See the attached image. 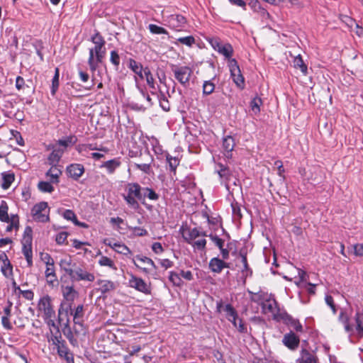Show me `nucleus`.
<instances>
[{"label": "nucleus", "mask_w": 363, "mask_h": 363, "mask_svg": "<svg viewBox=\"0 0 363 363\" xmlns=\"http://www.w3.org/2000/svg\"><path fill=\"white\" fill-rule=\"evenodd\" d=\"M135 259L140 262L149 264L154 269H157V266L155 265L154 261L147 257L136 255Z\"/></svg>", "instance_id": "8fccbe9b"}, {"label": "nucleus", "mask_w": 363, "mask_h": 363, "mask_svg": "<svg viewBox=\"0 0 363 363\" xmlns=\"http://www.w3.org/2000/svg\"><path fill=\"white\" fill-rule=\"evenodd\" d=\"M120 165L121 162L118 159L115 158L104 162L101 167L106 168L109 174H113Z\"/></svg>", "instance_id": "cd10ccee"}, {"label": "nucleus", "mask_w": 363, "mask_h": 363, "mask_svg": "<svg viewBox=\"0 0 363 363\" xmlns=\"http://www.w3.org/2000/svg\"><path fill=\"white\" fill-rule=\"evenodd\" d=\"M64 150L60 149H55L48 156V162L51 165H56L63 155Z\"/></svg>", "instance_id": "7c9ffc66"}, {"label": "nucleus", "mask_w": 363, "mask_h": 363, "mask_svg": "<svg viewBox=\"0 0 363 363\" xmlns=\"http://www.w3.org/2000/svg\"><path fill=\"white\" fill-rule=\"evenodd\" d=\"M201 236L200 230L197 228L189 229L188 234L183 235L185 241L191 245L192 247L198 250H204L206 245V240L204 238L195 240L197 238Z\"/></svg>", "instance_id": "20e7f679"}, {"label": "nucleus", "mask_w": 363, "mask_h": 363, "mask_svg": "<svg viewBox=\"0 0 363 363\" xmlns=\"http://www.w3.org/2000/svg\"><path fill=\"white\" fill-rule=\"evenodd\" d=\"M240 256L241 257V261L243 264V268L241 270L242 275L244 277L245 281V279L248 277H251L252 274V270L250 268L249 264L247 263V253L243 250H240Z\"/></svg>", "instance_id": "412c9836"}, {"label": "nucleus", "mask_w": 363, "mask_h": 363, "mask_svg": "<svg viewBox=\"0 0 363 363\" xmlns=\"http://www.w3.org/2000/svg\"><path fill=\"white\" fill-rule=\"evenodd\" d=\"M216 88L215 84L211 80L204 81L202 86V94L203 96H208L211 94Z\"/></svg>", "instance_id": "72a5a7b5"}, {"label": "nucleus", "mask_w": 363, "mask_h": 363, "mask_svg": "<svg viewBox=\"0 0 363 363\" xmlns=\"http://www.w3.org/2000/svg\"><path fill=\"white\" fill-rule=\"evenodd\" d=\"M209 43L214 50H217L228 60L232 59L231 57L233 53V49L230 44L227 43L223 45L218 38H212L209 40Z\"/></svg>", "instance_id": "4468645a"}, {"label": "nucleus", "mask_w": 363, "mask_h": 363, "mask_svg": "<svg viewBox=\"0 0 363 363\" xmlns=\"http://www.w3.org/2000/svg\"><path fill=\"white\" fill-rule=\"evenodd\" d=\"M99 264L102 267H108L112 269L116 270L117 267H116L113 261L106 256H101L99 260Z\"/></svg>", "instance_id": "58836bf2"}, {"label": "nucleus", "mask_w": 363, "mask_h": 363, "mask_svg": "<svg viewBox=\"0 0 363 363\" xmlns=\"http://www.w3.org/2000/svg\"><path fill=\"white\" fill-rule=\"evenodd\" d=\"M177 41L189 47H191L195 43V39L192 35L179 38Z\"/></svg>", "instance_id": "09e8293b"}, {"label": "nucleus", "mask_w": 363, "mask_h": 363, "mask_svg": "<svg viewBox=\"0 0 363 363\" xmlns=\"http://www.w3.org/2000/svg\"><path fill=\"white\" fill-rule=\"evenodd\" d=\"M59 77H60V72L59 69L56 68L55 72V75L52 80V86H51V94L52 96H55L58 87H59Z\"/></svg>", "instance_id": "4c0bfd02"}, {"label": "nucleus", "mask_w": 363, "mask_h": 363, "mask_svg": "<svg viewBox=\"0 0 363 363\" xmlns=\"http://www.w3.org/2000/svg\"><path fill=\"white\" fill-rule=\"evenodd\" d=\"M62 174L60 169L56 165H52L50 169L46 172V176L50 177V182L58 183L59 177Z\"/></svg>", "instance_id": "c85d7f7f"}, {"label": "nucleus", "mask_w": 363, "mask_h": 363, "mask_svg": "<svg viewBox=\"0 0 363 363\" xmlns=\"http://www.w3.org/2000/svg\"><path fill=\"white\" fill-rule=\"evenodd\" d=\"M38 186L39 190L42 192L51 193L54 191V187L50 182H40Z\"/></svg>", "instance_id": "de8ad7c7"}, {"label": "nucleus", "mask_w": 363, "mask_h": 363, "mask_svg": "<svg viewBox=\"0 0 363 363\" xmlns=\"http://www.w3.org/2000/svg\"><path fill=\"white\" fill-rule=\"evenodd\" d=\"M130 278L128 280V285L130 287L135 289L136 291L144 294H151L150 284H147L142 278L138 277L133 274H130Z\"/></svg>", "instance_id": "9d476101"}, {"label": "nucleus", "mask_w": 363, "mask_h": 363, "mask_svg": "<svg viewBox=\"0 0 363 363\" xmlns=\"http://www.w3.org/2000/svg\"><path fill=\"white\" fill-rule=\"evenodd\" d=\"M84 307L82 305H79L73 313V318L74 319H82L84 315V311H83Z\"/></svg>", "instance_id": "69168bd1"}, {"label": "nucleus", "mask_w": 363, "mask_h": 363, "mask_svg": "<svg viewBox=\"0 0 363 363\" xmlns=\"http://www.w3.org/2000/svg\"><path fill=\"white\" fill-rule=\"evenodd\" d=\"M283 345L289 350L294 351L296 350L300 344L299 337L293 331L286 333L282 339Z\"/></svg>", "instance_id": "2eb2a0df"}, {"label": "nucleus", "mask_w": 363, "mask_h": 363, "mask_svg": "<svg viewBox=\"0 0 363 363\" xmlns=\"http://www.w3.org/2000/svg\"><path fill=\"white\" fill-rule=\"evenodd\" d=\"M208 237L219 249L222 248L224 246V240L220 238L218 236L210 234L208 235Z\"/></svg>", "instance_id": "bf43d9fd"}, {"label": "nucleus", "mask_w": 363, "mask_h": 363, "mask_svg": "<svg viewBox=\"0 0 363 363\" xmlns=\"http://www.w3.org/2000/svg\"><path fill=\"white\" fill-rule=\"evenodd\" d=\"M152 250L155 253V254H161L163 251H164V249L161 245L160 242H154L152 245Z\"/></svg>", "instance_id": "774afa93"}, {"label": "nucleus", "mask_w": 363, "mask_h": 363, "mask_svg": "<svg viewBox=\"0 0 363 363\" xmlns=\"http://www.w3.org/2000/svg\"><path fill=\"white\" fill-rule=\"evenodd\" d=\"M40 259L46 265H50V264L55 263L54 259L48 253H40Z\"/></svg>", "instance_id": "e2e57ef3"}, {"label": "nucleus", "mask_w": 363, "mask_h": 363, "mask_svg": "<svg viewBox=\"0 0 363 363\" xmlns=\"http://www.w3.org/2000/svg\"><path fill=\"white\" fill-rule=\"evenodd\" d=\"M48 205L47 202L42 201L36 203L31 209V215L34 220L37 222L46 223L49 221Z\"/></svg>", "instance_id": "39448f33"}, {"label": "nucleus", "mask_w": 363, "mask_h": 363, "mask_svg": "<svg viewBox=\"0 0 363 363\" xmlns=\"http://www.w3.org/2000/svg\"><path fill=\"white\" fill-rule=\"evenodd\" d=\"M172 72L175 79L184 86H186L192 74V69L188 66L177 67L173 65Z\"/></svg>", "instance_id": "1a4fd4ad"}, {"label": "nucleus", "mask_w": 363, "mask_h": 363, "mask_svg": "<svg viewBox=\"0 0 363 363\" xmlns=\"http://www.w3.org/2000/svg\"><path fill=\"white\" fill-rule=\"evenodd\" d=\"M279 318L284 324L294 330L296 333H303V328L299 320L292 317L286 312H282L279 314Z\"/></svg>", "instance_id": "ddd939ff"}, {"label": "nucleus", "mask_w": 363, "mask_h": 363, "mask_svg": "<svg viewBox=\"0 0 363 363\" xmlns=\"http://www.w3.org/2000/svg\"><path fill=\"white\" fill-rule=\"evenodd\" d=\"M235 145V140L232 136L228 135L223 138V149L225 152L224 155L228 160H230L232 158V151L233 150Z\"/></svg>", "instance_id": "f3484780"}, {"label": "nucleus", "mask_w": 363, "mask_h": 363, "mask_svg": "<svg viewBox=\"0 0 363 363\" xmlns=\"http://www.w3.org/2000/svg\"><path fill=\"white\" fill-rule=\"evenodd\" d=\"M50 336L48 337V341L52 342V345L58 347V345L65 343V340L62 339V335L60 329H57V331H53L50 329Z\"/></svg>", "instance_id": "bb28decb"}, {"label": "nucleus", "mask_w": 363, "mask_h": 363, "mask_svg": "<svg viewBox=\"0 0 363 363\" xmlns=\"http://www.w3.org/2000/svg\"><path fill=\"white\" fill-rule=\"evenodd\" d=\"M111 62L118 68L120 65V56L116 50H112L110 53Z\"/></svg>", "instance_id": "3c124183"}, {"label": "nucleus", "mask_w": 363, "mask_h": 363, "mask_svg": "<svg viewBox=\"0 0 363 363\" xmlns=\"http://www.w3.org/2000/svg\"><path fill=\"white\" fill-rule=\"evenodd\" d=\"M72 260L71 257L62 259L60 260V266L69 276L71 275L73 270Z\"/></svg>", "instance_id": "2f4dec72"}, {"label": "nucleus", "mask_w": 363, "mask_h": 363, "mask_svg": "<svg viewBox=\"0 0 363 363\" xmlns=\"http://www.w3.org/2000/svg\"><path fill=\"white\" fill-rule=\"evenodd\" d=\"M225 311L226 312L227 319L233 323V326L238 329V332L240 333H247V325L242 319H239V323L237 322L238 318V313L232 305L227 304L225 307Z\"/></svg>", "instance_id": "0eeeda50"}, {"label": "nucleus", "mask_w": 363, "mask_h": 363, "mask_svg": "<svg viewBox=\"0 0 363 363\" xmlns=\"http://www.w3.org/2000/svg\"><path fill=\"white\" fill-rule=\"evenodd\" d=\"M66 319V322L64 323V333L66 335L67 338L69 340L70 343L73 345H75L77 340L74 338L73 334L71 331V328L69 327V311L68 309H65L63 306L61 305L60 308L58 309V323L59 324H62L65 320Z\"/></svg>", "instance_id": "423d86ee"}, {"label": "nucleus", "mask_w": 363, "mask_h": 363, "mask_svg": "<svg viewBox=\"0 0 363 363\" xmlns=\"http://www.w3.org/2000/svg\"><path fill=\"white\" fill-rule=\"evenodd\" d=\"M57 350L58 355L61 358H64L67 363H74L73 354L67 347L65 342V343L58 345Z\"/></svg>", "instance_id": "aec40b11"}, {"label": "nucleus", "mask_w": 363, "mask_h": 363, "mask_svg": "<svg viewBox=\"0 0 363 363\" xmlns=\"http://www.w3.org/2000/svg\"><path fill=\"white\" fill-rule=\"evenodd\" d=\"M144 77H145L147 84H148L149 87L152 90L151 91V94L152 95H156L155 90L156 86L155 84V79L153 78V76L148 67H145L144 69Z\"/></svg>", "instance_id": "c756f323"}, {"label": "nucleus", "mask_w": 363, "mask_h": 363, "mask_svg": "<svg viewBox=\"0 0 363 363\" xmlns=\"http://www.w3.org/2000/svg\"><path fill=\"white\" fill-rule=\"evenodd\" d=\"M91 41L95 44L101 42H106L104 37L98 30H95V33L91 37Z\"/></svg>", "instance_id": "0e129e2a"}, {"label": "nucleus", "mask_w": 363, "mask_h": 363, "mask_svg": "<svg viewBox=\"0 0 363 363\" xmlns=\"http://www.w3.org/2000/svg\"><path fill=\"white\" fill-rule=\"evenodd\" d=\"M148 29L150 30V33L152 34H156V35H162V34L167 35L168 34V32L165 28H164L163 27L159 26L157 25H155V24H150L148 26Z\"/></svg>", "instance_id": "37998d69"}, {"label": "nucleus", "mask_w": 363, "mask_h": 363, "mask_svg": "<svg viewBox=\"0 0 363 363\" xmlns=\"http://www.w3.org/2000/svg\"><path fill=\"white\" fill-rule=\"evenodd\" d=\"M144 199L147 197L150 200L156 201L159 199V195L152 189L148 187L143 189Z\"/></svg>", "instance_id": "a18cd8bd"}, {"label": "nucleus", "mask_w": 363, "mask_h": 363, "mask_svg": "<svg viewBox=\"0 0 363 363\" xmlns=\"http://www.w3.org/2000/svg\"><path fill=\"white\" fill-rule=\"evenodd\" d=\"M129 68L138 75V77L143 79H144V69L140 63H138L133 59L129 60Z\"/></svg>", "instance_id": "393cba45"}, {"label": "nucleus", "mask_w": 363, "mask_h": 363, "mask_svg": "<svg viewBox=\"0 0 363 363\" xmlns=\"http://www.w3.org/2000/svg\"><path fill=\"white\" fill-rule=\"evenodd\" d=\"M153 160L152 158L150 159V162L149 163H145V164H135V167L137 169H139L144 173L148 174L150 170V164L151 162Z\"/></svg>", "instance_id": "6e6d98bb"}, {"label": "nucleus", "mask_w": 363, "mask_h": 363, "mask_svg": "<svg viewBox=\"0 0 363 363\" xmlns=\"http://www.w3.org/2000/svg\"><path fill=\"white\" fill-rule=\"evenodd\" d=\"M208 266L213 272L219 274L224 268L229 267V263L218 257H213L210 260Z\"/></svg>", "instance_id": "a211bd4d"}, {"label": "nucleus", "mask_w": 363, "mask_h": 363, "mask_svg": "<svg viewBox=\"0 0 363 363\" xmlns=\"http://www.w3.org/2000/svg\"><path fill=\"white\" fill-rule=\"evenodd\" d=\"M217 172L220 179H225V181L229 180L231 176V172L229 168L227 169H218Z\"/></svg>", "instance_id": "5fc2aeb1"}, {"label": "nucleus", "mask_w": 363, "mask_h": 363, "mask_svg": "<svg viewBox=\"0 0 363 363\" xmlns=\"http://www.w3.org/2000/svg\"><path fill=\"white\" fill-rule=\"evenodd\" d=\"M3 182L1 187L4 189H8L15 179V175L11 172H4L1 173Z\"/></svg>", "instance_id": "a878e982"}, {"label": "nucleus", "mask_w": 363, "mask_h": 363, "mask_svg": "<svg viewBox=\"0 0 363 363\" xmlns=\"http://www.w3.org/2000/svg\"><path fill=\"white\" fill-rule=\"evenodd\" d=\"M97 284L99 286V290L103 294L110 292L116 289L115 284L109 280H99L97 281Z\"/></svg>", "instance_id": "b1692460"}, {"label": "nucleus", "mask_w": 363, "mask_h": 363, "mask_svg": "<svg viewBox=\"0 0 363 363\" xmlns=\"http://www.w3.org/2000/svg\"><path fill=\"white\" fill-rule=\"evenodd\" d=\"M38 309L43 313V318H55V311L52 304V299L48 295L40 298Z\"/></svg>", "instance_id": "9b49d317"}, {"label": "nucleus", "mask_w": 363, "mask_h": 363, "mask_svg": "<svg viewBox=\"0 0 363 363\" xmlns=\"http://www.w3.org/2000/svg\"><path fill=\"white\" fill-rule=\"evenodd\" d=\"M1 271L4 276L6 278H10L13 276V267L10 262L3 264Z\"/></svg>", "instance_id": "49530a36"}, {"label": "nucleus", "mask_w": 363, "mask_h": 363, "mask_svg": "<svg viewBox=\"0 0 363 363\" xmlns=\"http://www.w3.org/2000/svg\"><path fill=\"white\" fill-rule=\"evenodd\" d=\"M25 87L28 88L29 86L26 84L25 80L22 77L18 76L16 79V88L20 91L24 89Z\"/></svg>", "instance_id": "052dcab7"}, {"label": "nucleus", "mask_w": 363, "mask_h": 363, "mask_svg": "<svg viewBox=\"0 0 363 363\" xmlns=\"http://www.w3.org/2000/svg\"><path fill=\"white\" fill-rule=\"evenodd\" d=\"M228 67L230 72V77L233 81V82L236 84V86L240 89H243L245 88V79L242 76L240 67L238 64V62L235 59H230L228 60Z\"/></svg>", "instance_id": "6e6552de"}, {"label": "nucleus", "mask_w": 363, "mask_h": 363, "mask_svg": "<svg viewBox=\"0 0 363 363\" xmlns=\"http://www.w3.org/2000/svg\"><path fill=\"white\" fill-rule=\"evenodd\" d=\"M68 233L66 232H61L56 235L55 241L58 245H63L67 240Z\"/></svg>", "instance_id": "680f3d73"}, {"label": "nucleus", "mask_w": 363, "mask_h": 363, "mask_svg": "<svg viewBox=\"0 0 363 363\" xmlns=\"http://www.w3.org/2000/svg\"><path fill=\"white\" fill-rule=\"evenodd\" d=\"M32 234L33 230L31 227L26 226L21 240L22 252L29 267L33 266Z\"/></svg>", "instance_id": "7ed1b4c3"}, {"label": "nucleus", "mask_w": 363, "mask_h": 363, "mask_svg": "<svg viewBox=\"0 0 363 363\" xmlns=\"http://www.w3.org/2000/svg\"><path fill=\"white\" fill-rule=\"evenodd\" d=\"M157 98L159 99L160 107L164 111H169L170 110V104L164 94L162 91H160V95H157Z\"/></svg>", "instance_id": "79ce46f5"}, {"label": "nucleus", "mask_w": 363, "mask_h": 363, "mask_svg": "<svg viewBox=\"0 0 363 363\" xmlns=\"http://www.w3.org/2000/svg\"><path fill=\"white\" fill-rule=\"evenodd\" d=\"M75 292L73 286H66L63 295L67 300H73Z\"/></svg>", "instance_id": "603ef678"}, {"label": "nucleus", "mask_w": 363, "mask_h": 363, "mask_svg": "<svg viewBox=\"0 0 363 363\" xmlns=\"http://www.w3.org/2000/svg\"><path fill=\"white\" fill-rule=\"evenodd\" d=\"M356 330L358 335L363 337V314L359 312L355 314Z\"/></svg>", "instance_id": "c9c22d12"}, {"label": "nucleus", "mask_w": 363, "mask_h": 363, "mask_svg": "<svg viewBox=\"0 0 363 363\" xmlns=\"http://www.w3.org/2000/svg\"><path fill=\"white\" fill-rule=\"evenodd\" d=\"M249 293L252 294V297L250 298L252 302L262 305L264 303V301H267V299L265 298L266 295L262 292L252 293L251 291H249Z\"/></svg>", "instance_id": "c03bdc74"}, {"label": "nucleus", "mask_w": 363, "mask_h": 363, "mask_svg": "<svg viewBox=\"0 0 363 363\" xmlns=\"http://www.w3.org/2000/svg\"><path fill=\"white\" fill-rule=\"evenodd\" d=\"M166 160L169 164L170 170L175 173L177 167L179 164V160L177 157L171 156L169 154H167Z\"/></svg>", "instance_id": "a19ab883"}, {"label": "nucleus", "mask_w": 363, "mask_h": 363, "mask_svg": "<svg viewBox=\"0 0 363 363\" xmlns=\"http://www.w3.org/2000/svg\"><path fill=\"white\" fill-rule=\"evenodd\" d=\"M172 21L176 22L174 26L177 27H183L186 23L185 17L182 15H176L172 16Z\"/></svg>", "instance_id": "864d4df0"}, {"label": "nucleus", "mask_w": 363, "mask_h": 363, "mask_svg": "<svg viewBox=\"0 0 363 363\" xmlns=\"http://www.w3.org/2000/svg\"><path fill=\"white\" fill-rule=\"evenodd\" d=\"M45 275L48 284L53 285L57 281L55 273V263L46 265Z\"/></svg>", "instance_id": "5701e85b"}, {"label": "nucleus", "mask_w": 363, "mask_h": 363, "mask_svg": "<svg viewBox=\"0 0 363 363\" xmlns=\"http://www.w3.org/2000/svg\"><path fill=\"white\" fill-rule=\"evenodd\" d=\"M296 363H319V362L318 357L314 353L306 348H302Z\"/></svg>", "instance_id": "dca6fc26"}, {"label": "nucleus", "mask_w": 363, "mask_h": 363, "mask_svg": "<svg viewBox=\"0 0 363 363\" xmlns=\"http://www.w3.org/2000/svg\"><path fill=\"white\" fill-rule=\"evenodd\" d=\"M104 243L111 247L112 249L115 250L116 252H117L119 254H122L124 255H128L129 254H131L130 250L125 245L120 242H106V240H104Z\"/></svg>", "instance_id": "4be33fe9"}, {"label": "nucleus", "mask_w": 363, "mask_h": 363, "mask_svg": "<svg viewBox=\"0 0 363 363\" xmlns=\"http://www.w3.org/2000/svg\"><path fill=\"white\" fill-rule=\"evenodd\" d=\"M54 318H43L47 325L50 327V330L52 328L53 331H57V329H59V327L56 325Z\"/></svg>", "instance_id": "338daca9"}, {"label": "nucleus", "mask_w": 363, "mask_h": 363, "mask_svg": "<svg viewBox=\"0 0 363 363\" xmlns=\"http://www.w3.org/2000/svg\"><path fill=\"white\" fill-rule=\"evenodd\" d=\"M73 267V274L69 275V277L72 280L76 281H86L89 282H92L94 281L95 276L93 273H90L85 270L84 269L77 266L76 264H74Z\"/></svg>", "instance_id": "f8f14e48"}, {"label": "nucleus", "mask_w": 363, "mask_h": 363, "mask_svg": "<svg viewBox=\"0 0 363 363\" xmlns=\"http://www.w3.org/2000/svg\"><path fill=\"white\" fill-rule=\"evenodd\" d=\"M262 104V100L260 97L256 96L250 101V108L255 114H258L260 112V106Z\"/></svg>", "instance_id": "e433bc0d"}, {"label": "nucleus", "mask_w": 363, "mask_h": 363, "mask_svg": "<svg viewBox=\"0 0 363 363\" xmlns=\"http://www.w3.org/2000/svg\"><path fill=\"white\" fill-rule=\"evenodd\" d=\"M143 189L138 183H129L127 185V194L123 195V199L127 204L134 209L139 207L138 201L144 203Z\"/></svg>", "instance_id": "f257e3e1"}, {"label": "nucleus", "mask_w": 363, "mask_h": 363, "mask_svg": "<svg viewBox=\"0 0 363 363\" xmlns=\"http://www.w3.org/2000/svg\"><path fill=\"white\" fill-rule=\"evenodd\" d=\"M293 62L294 67L295 68H299L303 74H307L308 67L307 65L304 63L301 55H298L296 57H295Z\"/></svg>", "instance_id": "473e14b6"}, {"label": "nucleus", "mask_w": 363, "mask_h": 363, "mask_svg": "<svg viewBox=\"0 0 363 363\" xmlns=\"http://www.w3.org/2000/svg\"><path fill=\"white\" fill-rule=\"evenodd\" d=\"M106 42H101L94 44V47L89 49V56L88 64L91 72H95L101 63L106 55Z\"/></svg>", "instance_id": "f03ea898"}, {"label": "nucleus", "mask_w": 363, "mask_h": 363, "mask_svg": "<svg viewBox=\"0 0 363 363\" xmlns=\"http://www.w3.org/2000/svg\"><path fill=\"white\" fill-rule=\"evenodd\" d=\"M169 279L176 286H182L184 284L180 275L174 272H169Z\"/></svg>", "instance_id": "ea45409f"}, {"label": "nucleus", "mask_w": 363, "mask_h": 363, "mask_svg": "<svg viewBox=\"0 0 363 363\" xmlns=\"http://www.w3.org/2000/svg\"><path fill=\"white\" fill-rule=\"evenodd\" d=\"M11 135L16 140V143L20 146H23L25 145L24 140L22 138L20 132L16 130H11Z\"/></svg>", "instance_id": "4d7b16f0"}, {"label": "nucleus", "mask_w": 363, "mask_h": 363, "mask_svg": "<svg viewBox=\"0 0 363 363\" xmlns=\"http://www.w3.org/2000/svg\"><path fill=\"white\" fill-rule=\"evenodd\" d=\"M66 170L69 176L74 180H77L84 172V166L81 164H72Z\"/></svg>", "instance_id": "6ab92c4d"}, {"label": "nucleus", "mask_w": 363, "mask_h": 363, "mask_svg": "<svg viewBox=\"0 0 363 363\" xmlns=\"http://www.w3.org/2000/svg\"><path fill=\"white\" fill-rule=\"evenodd\" d=\"M8 205L5 201H2L0 206V220L5 223H9L10 218L8 214Z\"/></svg>", "instance_id": "f704fd0d"}, {"label": "nucleus", "mask_w": 363, "mask_h": 363, "mask_svg": "<svg viewBox=\"0 0 363 363\" xmlns=\"http://www.w3.org/2000/svg\"><path fill=\"white\" fill-rule=\"evenodd\" d=\"M63 217L65 219L67 220H71L72 221L73 223H74V221L77 220V216L76 214L74 213L73 211L72 210H69V209H67L65 210L64 212H63V214H62Z\"/></svg>", "instance_id": "13d9d810"}]
</instances>
